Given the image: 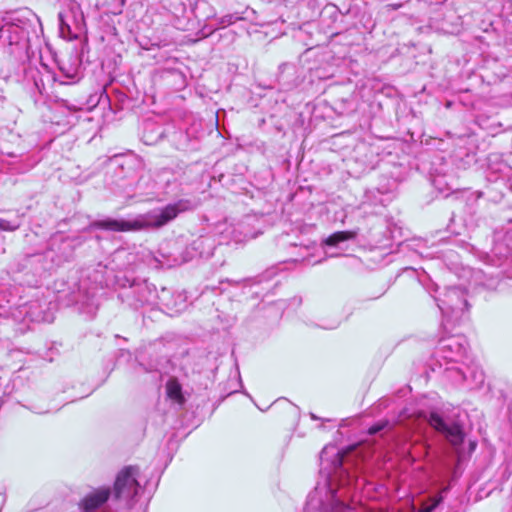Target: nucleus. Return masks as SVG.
<instances>
[{
    "mask_svg": "<svg viewBox=\"0 0 512 512\" xmlns=\"http://www.w3.org/2000/svg\"><path fill=\"white\" fill-rule=\"evenodd\" d=\"M222 234L228 238L229 241L236 244L246 242L247 240L256 237V234L253 232L247 219L239 221L235 224H230L226 227Z\"/></svg>",
    "mask_w": 512,
    "mask_h": 512,
    "instance_id": "obj_14",
    "label": "nucleus"
},
{
    "mask_svg": "<svg viewBox=\"0 0 512 512\" xmlns=\"http://www.w3.org/2000/svg\"><path fill=\"white\" fill-rule=\"evenodd\" d=\"M311 418L314 420L318 419V417L315 414H311Z\"/></svg>",
    "mask_w": 512,
    "mask_h": 512,
    "instance_id": "obj_28",
    "label": "nucleus"
},
{
    "mask_svg": "<svg viewBox=\"0 0 512 512\" xmlns=\"http://www.w3.org/2000/svg\"><path fill=\"white\" fill-rule=\"evenodd\" d=\"M481 196H482V192H478V193H477V197L479 198V197H481Z\"/></svg>",
    "mask_w": 512,
    "mask_h": 512,
    "instance_id": "obj_29",
    "label": "nucleus"
},
{
    "mask_svg": "<svg viewBox=\"0 0 512 512\" xmlns=\"http://www.w3.org/2000/svg\"><path fill=\"white\" fill-rule=\"evenodd\" d=\"M42 32L39 17L33 11L25 9L16 12L0 28V41L9 46L10 54L18 58L28 57L31 42L38 39Z\"/></svg>",
    "mask_w": 512,
    "mask_h": 512,
    "instance_id": "obj_5",
    "label": "nucleus"
},
{
    "mask_svg": "<svg viewBox=\"0 0 512 512\" xmlns=\"http://www.w3.org/2000/svg\"><path fill=\"white\" fill-rule=\"evenodd\" d=\"M198 202L192 199H180L163 208L151 210L144 214H138L130 219L106 218L95 223L97 228L113 232H136L141 230L160 228L180 213L196 209Z\"/></svg>",
    "mask_w": 512,
    "mask_h": 512,
    "instance_id": "obj_4",
    "label": "nucleus"
},
{
    "mask_svg": "<svg viewBox=\"0 0 512 512\" xmlns=\"http://www.w3.org/2000/svg\"><path fill=\"white\" fill-rule=\"evenodd\" d=\"M82 61L78 52L73 51L62 58L59 63L60 74L56 75L49 67L38 61V64L28 63L23 69V82L37 102V96L47 94V86L58 82L61 85L75 84L82 78Z\"/></svg>",
    "mask_w": 512,
    "mask_h": 512,
    "instance_id": "obj_3",
    "label": "nucleus"
},
{
    "mask_svg": "<svg viewBox=\"0 0 512 512\" xmlns=\"http://www.w3.org/2000/svg\"><path fill=\"white\" fill-rule=\"evenodd\" d=\"M58 20L59 32L64 39H78L86 31L84 13L76 0H64Z\"/></svg>",
    "mask_w": 512,
    "mask_h": 512,
    "instance_id": "obj_8",
    "label": "nucleus"
},
{
    "mask_svg": "<svg viewBox=\"0 0 512 512\" xmlns=\"http://www.w3.org/2000/svg\"><path fill=\"white\" fill-rule=\"evenodd\" d=\"M139 468L128 466L121 470L111 489L100 487L87 493L79 503L82 512H128L138 501L143 488L139 483Z\"/></svg>",
    "mask_w": 512,
    "mask_h": 512,
    "instance_id": "obj_2",
    "label": "nucleus"
},
{
    "mask_svg": "<svg viewBox=\"0 0 512 512\" xmlns=\"http://www.w3.org/2000/svg\"><path fill=\"white\" fill-rule=\"evenodd\" d=\"M448 489V487H444L437 495L424 501L417 512H433L439 506V504L443 502V494L446 493Z\"/></svg>",
    "mask_w": 512,
    "mask_h": 512,
    "instance_id": "obj_20",
    "label": "nucleus"
},
{
    "mask_svg": "<svg viewBox=\"0 0 512 512\" xmlns=\"http://www.w3.org/2000/svg\"><path fill=\"white\" fill-rule=\"evenodd\" d=\"M167 395L178 404L184 402L181 385L176 380H169L166 385Z\"/></svg>",
    "mask_w": 512,
    "mask_h": 512,
    "instance_id": "obj_22",
    "label": "nucleus"
},
{
    "mask_svg": "<svg viewBox=\"0 0 512 512\" xmlns=\"http://www.w3.org/2000/svg\"><path fill=\"white\" fill-rule=\"evenodd\" d=\"M445 372L447 377L455 382H466L471 388L481 387L485 380L483 370L476 365L467 366L465 370L459 367H447Z\"/></svg>",
    "mask_w": 512,
    "mask_h": 512,
    "instance_id": "obj_13",
    "label": "nucleus"
},
{
    "mask_svg": "<svg viewBox=\"0 0 512 512\" xmlns=\"http://www.w3.org/2000/svg\"><path fill=\"white\" fill-rule=\"evenodd\" d=\"M338 256V254H330V257Z\"/></svg>",
    "mask_w": 512,
    "mask_h": 512,
    "instance_id": "obj_30",
    "label": "nucleus"
},
{
    "mask_svg": "<svg viewBox=\"0 0 512 512\" xmlns=\"http://www.w3.org/2000/svg\"><path fill=\"white\" fill-rule=\"evenodd\" d=\"M116 284L119 287L118 298L130 308L139 309L156 302V288L146 280L123 275L116 276Z\"/></svg>",
    "mask_w": 512,
    "mask_h": 512,
    "instance_id": "obj_7",
    "label": "nucleus"
},
{
    "mask_svg": "<svg viewBox=\"0 0 512 512\" xmlns=\"http://www.w3.org/2000/svg\"><path fill=\"white\" fill-rule=\"evenodd\" d=\"M467 342L459 335L441 338L435 348L434 357L440 366L462 361L466 355Z\"/></svg>",
    "mask_w": 512,
    "mask_h": 512,
    "instance_id": "obj_10",
    "label": "nucleus"
},
{
    "mask_svg": "<svg viewBox=\"0 0 512 512\" xmlns=\"http://www.w3.org/2000/svg\"><path fill=\"white\" fill-rule=\"evenodd\" d=\"M339 324H340V320H335L330 325H323L322 327L325 329H335L339 326Z\"/></svg>",
    "mask_w": 512,
    "mask_h": 512,
    "instance_id": "obj_25",
    "label": "nucleus"
},
{
    "mask_svg": "<svg viewBox=\"0 0 512 512\" xmlns=\"http://www.w3.org/2000/svg\"><path fill=\"white\" fill-rule=\"evenodd\" d=\"M181 299L182 296L180 294L175 296L170 289L163 287L159 292L156 290V302L154 304H160L167 309L180 310L181 306L178 305V300Z\"/></svg>",
    "mask_w": 512,
    "mask_h": 512,
    "instance_id": "obj_17",
    "label": "nucleus"
},
{
    "mask_svg": "<svg viewBox=\"0 0 512 512\" xmlns=\"http://www.w3.org/2000/svg\"><path fill=\"white\" fill-rule=\"evenodd\" d=\"M431 427L442 433L451 445L460 446L464 440L462 426L456 422H447L437 413H431L428 420Z\"/></svg>",
    "mask_w": 512,
    "mask_h": 512,
    "instance_id": "obj_12",
    "label": "nucleus"
},
{
    "mask_svg": "<svg viewBox=\"0 0 512 512\" xmlns=\"http://www.w3.org/2000/svg\"><path fill=\"white\" fill-rule=\"evenodd\" d=\"M388 425H389V423L387 421H379V422L373 424L371 427H369L368 433L370 435H375V434L381 432L382 430H384Z\"/></svg>",
    "mask_w": 512,
    "mask_h": 512,
    "instance_id": "obj_24",
    "label": "nucleus"
},
{
    "mask_svg": "<svg viewBox=\"0 0 512 512\" xmlns=\"http://www.w3.org/2000/svg\"><path fill=\"white\" fill-rule=\"evenodd\" d=\"M186 261V258L179 260L177 257L165 255L163 252L159 251L158 256H154L149 264L155 268H172Z\"/></svg>",
    "mask_w": 512,
    "mask_h": 512,
    "instance_id": "obj_19",
    "label": "nucleus"
},
{
    "mask_svg": "<svg viewBox=\"0 0 512 512\" xmlns=\"http://www.w3.org/2000/svg\"><path fill=\"white\" fill-rule=\"evenodd\" d=\"M256 14L257 12L254 9L247 7L242 13L235 12L221 17L218 24L220 27H226L239 20H249L251 22L258 23Z\"/></svg>",
    "mask_w": 512,
    "mask_h": 512,
    "instance_id": "obj_16",
    "label": "nucleus"
},
{
    "mask_svg": "<svg viewBox=\"0 0 512 512\" xmlns=\"http://www.w3.org/2000/svg\"><path fill=\"white\" fill-rule=\"evenodd\" d=\"M72 254L73 247L71 241L62 234L57 233L50 238L45 252L35 256L49 260L50 264L44 265V269L50 270L54 266H59L68 261L72 257Z\"/></svg>",
    "mask_w": 512,
    "mask_h": 512,
    "instance_id": "obj_11",
    "label": "nucleus"
},
{
    "mask_svg": "<svg viewBox=\"0 0 512 512\" xmlns=\"http://www.w3.org/2000/svg\"><path fill=\"white\" fill-rule=\"evenodd\" d=\"M125 1L126 0H97V3L107 13L118 15L122 13Z\"/></svg>",
    "mask_w": 512,
    "mask_h": 512,
    "instance_id": "obj_21",
    "label": "nucleus"
},
{
    "mask_svg": "<svg viewBox=\"0 0 512 512\" xmlns=\"http://www.w3.org/2000/svg\"><path fill=\"white\" fill-rule=\"evenodd\" d=\"M357 235L358 230L338 231L328 236L323 243L329 247H339L343 242L354 240Z\"/></svg>",
    "mask_w": 512,
    "mask_h": 512,
    "instance_id": "obj_18",
    "label": "nucleus"
},
{
    "mask_svg": "<svg viewBox=\"0 0 512 512\" xmlns=\"http://www.w3.org/2000/svg\"><path fill=\"white\" fill-rule=\"evenodd\" d=\"M445 321H457L468 309L467 291L462 286L448 287L442 297H435Z\"/></svg>",
    "mask_w": 512,
    "mask_h": 512,
    "instance_id": "obj_9",
    "label": "nucleus"
},
{
    "mask_svg": "<svg viewBox=\"0 0 512 512\" xmlns=\"http://www.w3.org/2000/svg\"><path fill=\"white\" fill-rule=\"evenodd\" d=\"M433 185H434L436 188H438L440 191H442V192L444 191V190L441 188V179H440V178L435 177V178L433 179Z\"/></svg>",
    "mask_w": 512,
    "mask_h": 512,
    "instance_id": "obj_26",
    "label": "nucleus"
},
{
    "mask_svg": "<svg viewBox=\"0 0 512 512\" xmlns=\"http://www.w3.org/2000/svg\"><path fill=\"white\" fill-rule=\"evenodd\" d=\"M323 469H328L323 481H319L307 497L305 512H350L346 502L349 488L357 487L360 481L355 467L357 451L354 447L339 450L336 446H325L320 454Z\"/></svg>",
    "mask_w": 512,
    "mask_h": 512,
    "instance_id": "obj_1",
    "label": "nucleus"
},
{
    "mask_svg": "<svg viewBox=\"0 0 512 512\" xmlns=\"http://www.w3.org/2000/svg\"><path fill=\"white\" fill-rule=\"evenodd\" d=\"M21 226V220L19 217H17L14 220H6L3 218H0V230L1 231H8L13 232L19 229Z\"/></svg>",
    "mask_w": 512,
    "mask_h": 512,
    "instance_id": "obj_23",
    "label": "nucleus"
},
{
    "mask_svg": "<svg viewBox=\"0 0 512 512\" xmlns=\"http://www.w3.org/2000/svg\"><path fill=\"white\" fill-rule=\"evenodd\" d=\"M40 145L39 135L29 134L25 139L8 132V138L0 140V171L25 173L39 161L29 152Z\"/></svg>",
    "mask_w": 512,
    "mask_h": 512,
    "instance_id": "obj_6",
    "label": "nucleus"
},
{
    "mask_svg": "<svg viewBox=\"0 0 512 512\" xmlns=\"http://www.w3.org/2000/svg\"><path fill=\"white\" fill-rule=\"evenodd\" d=\"M430 4H442L447 0H427Z\"/></svg>",
    "mask_w": 512,
    "mask_h": 512,
    "instance_id": "obj_27",
    "label": "nucleus"
},
{
    "mask_svg": "<svg viewBox=\"0 0 512 512\" xmlns=\"http://www.w3.org/2000/svg\"><path fill=\"white\" fill-rule=\"evenodd\" d=\"M214 248V241L210 237L201 236L191 243L188 253L191 259L196 255L201 258H209L213 255Z\"/></svg>",
    "mask_w": 512,
    "mask_h": 512,
    "instance_id": "obj_15",
    "label": "nucleus"
}]
</instances>
